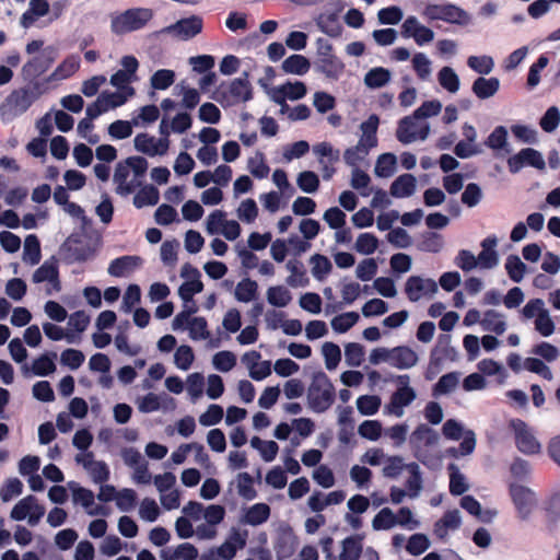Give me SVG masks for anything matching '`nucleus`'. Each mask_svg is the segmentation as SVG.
I'll return each mask as SVG.
<instances>
[{
	"mask_svg": "<svg viewBox=\"0 0 560 560\" xmlns=\"http://www.w3.org/2000/svg\"><path fill=\"white\" fill-rule=\"evenodd\" d=\"M257 290V282L250 278H245L235 288V299L244 303L250 302L256 298Z\"/></svg>",
	"mask_w": 560,
	"mask_h": 560,
	"instance_id": "nucleus-41",
	"label": "nucleus"
},
{
	"mask_svg": "<svg viewBox=\"0 0 560 560\" xmlns=\"http://www.w3.org/2000/svg\"><path fill=\"white\" fill-rule=\"evenodd\" d=\"M378 247V238L372 233H361L355 242L354 248L363 255L373 254Z\"/></svg>",
	"mask_w": 560,
	"mask_h": 560,
	"instance_id": "nucleus-53",
	"label": "nucleus"
},
{
	"mask_svg": "<svg viewBox=\"0 0 560 560\" xmlns=\"http://www.w3.org/2000/svg\"><path fill=\"white\" fill-rule=\"evenodd\" d=\"M42 258L40 243L35 234H30L24 241L23 259L31 265H36Z\"/></svg>",
	"mask_w": 560,
	"mask_h": 560,
	"instance_id": "nucleus-39",
	"label": "nucleus"
},
{
	"mask_svg": "<svg viewBox=\"0 0 560 560\" xmlns=\"http://www.w3.org/2000/svg\"><path fill=\"white\" fill-rule=\"evenodd\" d=\"M390 352V365L396 369L407 370L418 363V354L408 346L394 347Z\"/></svg>",
	"mask_w": 560,
	"mask_h": 560,
	"instance_id": "nucleus-20",
	"label": "nucleus"
},
{
	"mask_svg": "<svg viewBox=\"0 0 560 560\" xmlns=\"http://www.w3.org/2000/svg\"><path fill=\"white\" fill-rule=\"evenodd\" d=\"M380 118L377 115L372 114L369 118L360 125L362 136L360 142L365 144L368 148L373 149L377 145V128Z\"/></svg>",
	"mask_w": 560,
	"mask_h": 560,
	"instance_id": "nucleus-28",
	"label": "nucleus"
},
{
	"mask_svg": "<svg viewBox=\"0 0 560 560\" xmlns=\"http://www.w3.org/2000/svg\"><path fill=\"white\" fill-rule=\"evenodd\" d=\"M60 249L67 264L83 262L93 256V249L80 235L71 234Z\"/></svg>",
	"mask_w": 560,
	"mask_h": 560,
	"instance_id": "nucleus-13",
	"label": "nucleus"
},
{
	"mask_svg": "<svg viewBox=\"0 0 560 560\" xmlns=\"http://www.w3.org/2000/svg\"><path fill=\"white\" fill-rule=\"evenodd\" d=\"M45 514L43 505L38 504L36 497L30 494L21 499L11 510L10 516L14 521L28 517V524L35 526Z\"/></svg>",
	"mask_w": 560,
	"mask_h": 560,
	"instance_id": "nucleus-12",
	"label": "nucleus"
},
{
	"mask_svg": "<svg viewBox=\"0 0 560 560\" xmlns=\"http://www.w3.org/2000/svg\"><path fill=\"white\" fill-rule=\"evenodd\" d=\"M509 131L505 126H497L492 130V151L499 155V152L511 154L513 149L508 141Z\"/></svg>",
	"mask_w": 560,
	"mask_h": 560,
	"instance_id": "nucleus-35",
	"label": "nucleus"
},
{
	"mask_svg": "<svg viewBox=\"0 0 560 560\" xmlns=\"http://www.w3.org/2000/svg\"><path fill=\"white\" fill-rule=\"evenodd\" d=\"M416 392L412 387H398L393 393L387 409L396 417L404 415V408L409 406L416 399Z\"/></svg>",
	"mask_w": 560,
	"mask_h": 560,
	"instance_id": "nucleus-18",
	"label": "nucleus"
},
{
	"mask_svg": "<svg viewBox=\"0 0 560 560\" xmlns=\"http://www.w3.org/2000/svg\"><path fill=\"white\" fill-rule=\"evenodd\" d=\"M153 18L149 8H132L110 16V31L116 35H125L143 28Z\"/></svg>",
	"mask_w": 560,
	"mask_h": 560,
	"instance_id": "nucleus-3",
	"label": "nucleus"
},
{
	"mask_svg": "<svg viewBox=\"0 0 560 560\" xmlns=\"http://www.w3.org/2000/svg\"><path fill=\"white\" fill-rule=\"evenodd\" d=\"M457 357L455 348L451 346V335L441 334L430 354L429 370L439 371L444 360L454 361Z\"/></svg>",
	"mask_w": 560,
	"mask_h": 560,
	"instance_id": "nucleus-14",
	"label": "nucleus"
},
{
	"mask_svg": "<svg viewBox=\"0 0 560 560\" xmlns=\"http://www.w3.org/2000/svg\"><path fill=\"white\" fill-rule=\"evenodd\" d=\"M287 269L291 272L287 278V283L290 287H306L308 284L310 279L306 277V271L304 270L302 262L298 260H289Z\"/></svg>",
	"mask_w": 560,
	"mask_h": 560,
	"instance_id": "nucleus-33",
	"label": "nucleus"
},
{
	"mask_svg": "<svg viewBox=\"0 0 560 560\" xmlns=\"http://www.w3.org/2000/svg\"><path fill=\"white\" fill-rule=\"evenodd\" d=\"M370 150V148L359 141L357 145L346 149L343 160L349 166L357 167L358 163L369 154Z\"/></svg>",
	"mask_w": 560,
	"mask_h": 560,
	"instance_id": "nucleus-62",
	"label": "nucleus"
},
{
	"mask_svg": "<svg viewBox=\"0 0 560 560\" xmlns=\"http://www.w3.org/2000/svg\"><path fill=\"white\" fill-rule=\"evenodd\" d=\"M546 517L547 529L553 532L560 522V491L553 492L549 495L542 505Z\"/></svg>",
	"mask_w": 560,
	"mask_h": 560,
	"instance_id": "nucleus-23",
	"label": "nucleus"
},
{
	"mask_svg": "<svg viewBox=\"0 0 560 560\" xmlns=\"http://www.w3.org/2000/svg\"><path fill=\"white\" fill-rule=\"evenodd\" d=\"M381 407V398L375 395H362L357 399V408L363 416L375 415Z\"/></svg>",
	"mask_w": 560,
	"mask_h": 560,
	"instance_id": "nucleus-50",
	"label": "nucleus"
},
{
	"mask_svg": "<svg viewBox=\"0 0 560 560\" xmlns=\"http://www.w3.org/2000/svg\"><path fill=\"white\" fill-rule=\"evenodd\" d=\"M397 159L394 153H383L377 158L375 174L378 177H389L394 174Z\"/></svg>",
	"mask_w": 560,
	"mask_h": 560,
	"instance_id": "nucleus-46",
	"label": "nucleus"
},
{
	"mask_svg": "<svg viewBox=\"0 0 560 560\" xmlns=\"http://www.w3.org/2000/svg\"><path fill=\"white\" fill-rule=\"evenodd\" d=\"M270 516V506L266 503H256L252 505L244 517V522L252 526L265 523Z\"/></svg>",
	"mask_w": 560,
	"mask_h": 560,
	"instance_id": "nucleus-34",
	"label": "nucleus"
},
{
	"mask_svg": "<svg viewBox=\"0 0 560 560\" xmlns=\"http://www.w3.org/2000/svg\"><path fill=\"white\" fill-rule=\"evenodd\" d=\"M254 479L248 472H240L237 476V492L245 500H254L257 492L253 487Z\"/></svg>",
	"mask_w": 560,
	"mask_h": 560,
	"instance_id": "nucleus-58",
	"label": "nucleus"
},
{
	"mask_svg": "<svg viewBox=\"0 0 560 560\" xmlns=\"http://www.w3.org/2000/svg\"><path fill=\"white\" fill-rule=\"evenodd\" d=\"M447 471L450 474V492L453 495H462L468 489V486L465 481V477L459 472L458 467L451 463L447 466Z\"/></svg>",
	"mask_w": 560,
	"mask_h": 560,
	"instance_id": "nucleus-43",
	"label": "nucleus"
},
{
	"mask_svg": "<svg viewBox=\"0 0 560 560\" xmlns=\"http://www.w3.org/2000/svg\"><path fill=\"white\" fill-rule=\"evenodd\" d=\"M317 24L320 31L330 37L341 35L342 26L335 14L320 15Z\"/></svg>",
	"mask_w": 560,
	"mask_h": 560,
	"instance_id": "nucleus-49",
	"label": "nucleus"
},
{
	"mask_svg": "<svg viewBox=\"0 0 560 560\" xmlns=\"http://www.w3.org/2000/svg\"><path fill=\"white\" fill-rule=\"evenodd\" d=\"M212 363L220 372H229L236 365V355L228 350L217 352L213 355Z\"/></svg>",
	"mask_w": 560,
	"mask_h": 560,
	"instance_id": "nucleus-61",
	"label": "nucleus"
},
{
	"mask_svg": "<svg viewBox=\"0 0 560 560\" xmlns=\"http://www.w3.org/2000/svg\"><path fill=\"white\" fill-rule=\"evenodd\" d=\"M203 21L198 15H191L189 18L180 19L171 30L175 32L182 39H190L201 33Z\"/></svg>",
	"mask_w": 560,
	"mask_h": 560,
	"instance_id": "nucleus-19",
	"label": "nucleus"
},
{
	"mask_svg": "<svg viewBox=\"0 0 560 560\" xmlns=\"http://www.w3.org/2000/svg\"><path fill=\"white\" fill-rule=\"evenodd\" d=\"M364 347L358 342H350L345 347L346 362L349 366H360L364 361Z\"/></svg>",
	"mask_w": 560,
	"mask_h": 560,
	"instance_id": "nucleus-55",
	"label": "nucleus"
},
{
	"mask_svg": "<svg viewBox=\"0 0 560 560\" xmlns=\"http://www.w3.org/2000/svg\"><path fill=\"white\" fill-rule=\"evenodd\" d=\"M410 476L406 481V488L408 489V495L416 498L422 488V477L418 464L411 463L408 466Z\"/></svg>",
	"mask_w": 560,
	"mask_h": 560,
	"instance_id": "nucleus-51",
	"label": "nucleus"
},
{
	"mask_svg": "<svg viewBox=\"0 0 560 560\" xmlns=\"http://www.w3.org/2000/svg\"><path fill=\"white\" fill-rule=\"evenodd\" d=\"M57 50L52 46L44 48L38 55L31 58L21 70V75L24 81L30 84L39 82L37 79L44 74L55 62Z\"/></svg>",
	"mask_w": 560,
	"mask_h": 560,
	"instance_id": "nucleus-6",
	"label": "nucleus"
},
{
	"mask_svg": "<svg viewBox=\"0 0 560 560\" xmlns=\"http://www.w3.org/2000/svg\"><path fill=\"white\" fill-rule=\"evenodd\" d=\"M203 290V283L199 278H194L190 281L184 282L178 289V295L184 302H192L194 295Z\"/></svg>",
	"mask_w": 560,
	"mask_h": 560,
	"instance_id": "nucleus-63",
	"label": "nucleus"
},
{
	"mask_svg": "<svg viewBox=\"0 0 560 560\" xmlns=\"http://www.w3.org/2000/svg\"><path fill=\"white\" fill-rule=\"evenodd\" d=\"M310 261L312 264V275L318 281H323L332 269L330 260L322 254H314Z\"/></svg>",
	"mask_w": 560,
	"mask_h": 560,
	"instance_id": "nucleus-45",
	"label": "nucleus"
},
{
	"mask_svg": "<svg viewBox=\"0 0 560 560\" xmlns=\"http://www.w3.org/2000/svg\"><path fill=\"white\" fill-rule=\"evenodd\" d=\"M141 264L139 256H121L110 261L108 273L113 277L120 278L132 271Z\"/></svg>",
	"mask_w": 560,
	"mask_h": 560,
	"instance_id": "nucleus-27",
	"label": "nucleus"
},
{
	"mask_svg": "<svg viewBox=\"0 0 560 560\" xmlns=\"http://www.w3.org/2000/svg\"><path fill=\"white\" fill-rule=\"evenodd\" d=\"M390 80L389 70L383 67H376L366 72L364 83L370 89H380L386 85Z\"/></svg>",
	"mask_w": 560,
	"mask_h": 560,
	"instance_id": "nucleus-37",
	"label": "nucleus"
},
{
	"mask_svg": "<svg viewBox=\"0 0 560 560\" xmlns=\"http://www.w3.org/2000/svg\"><path fill=\"white\" fill-rule=\"evenodd\" d=\"M133 141L136 150L149 156L164 155L170 145L167 138L156 140L153 136L144 132L137 135Z\"/></svg>",
	"mask_w": 560,
	"mask_h": 560,
	"instance_id": "nucleus-16",
	"label": "nucleus"
},
{
	"mask_svg": "<svg viewBox=\"0 0 560 560\" xmlns=\"http://www.w3.org/2000/svg\"><path fill=\"white\" fill-rule=\"evenodd\" d=\"M509 428L514 434L515 446L521 453L525 455H537L540 453L541 444L524 420L513 418L509 422Z\"/></svg>",
	"mask_w": 560,
	"mask_h": 560,
	"instance_id": "nucleus-5",
	"label": "nucleus"
},
{
	"mask_svg": "<svg viewBox=\"0 0 560 560\" xmlns=\"http://www.w3.org/2000/svg\"><path fill=\"white\" fill-rule=\"evenodd\" d=\"M311 68L310 60L303 55H291L282 62V70L285 73L303 75Z\"/></svg>",
	"mask_w": 560,
	"mask_h": 560,
	"instance_id": "nucleus-31",
	"label": "nucleus"
},
{
	"mask_svg": "<svg viewBox=\"0 0 560 560\" xmlns=\"http://www.w3.org/2000/svg\"><path fill=\"white\" fill-rule=\"evenodd\" d=\"M532 353L541 358L542 361L553 362L559 358L560 350L548 341H540L533 347Z\"/></svg>",
	"mask_w": 560,
	"mask_h": 560,
	"instance_id": "nucleus-56",
	"label": "nucleus"
},
{
	"mask_svg": "<svg viewBox=\"0 0 560 560\" xmlns=\"http://www.w3.org/2000/svg\"><path fill=\"white\" fill-rule=\"evenodd\" d=\"M506 163L511 174H517L526 166L538 171H545L546 168L541 152L530 147L523 148L517 153L510 155Z\"/></svg>",
	"mask_w": 560,
	"mask_h": 560,
	"instance_id": "nucleus-10",
	"label": "nucleus"
},
{
	"mask_svg": "<svg viewBox=\"0 0 560 560\" xmlns=\"http://www.w3.org/2000/svg\"><path fill=\"white\" fill-rule=\"evenodd\" d=\"M292 300L291 292L283 285L270 287L267 290V301L276 307H284Z\"/></svg>",
	"mask_w": 560,
	"mask_h": 560,
	"instance_id": "nucleus-42",
	"label": "nucleus"
},
{
	"mask_svg": "<svg viewBox=\"0 0 560 560\" xmlns=\"http://www.w3.org/2000/svg\"><path fill=\"white\" fill-rule=\"evenodd\" d=\"M460 526V516L458 510H451L444 513L434 524V534L439 538H444L448 529H457Z\"/></svg>",
	"mask_w": 560,
	"mask_h": 560,
	"instance_id": "nucleus-29",
	"label": "nucleus"
},
{
	"mask_svg": "<svg viewBox=\"0 0 560 560\" xmlns=\"http://www.w3.org/2000/svg\"><path fill=\"white\" fill-rule=\"evenodd\" d=\"M55 358L56 353L54 352L50 354L44 353L33 361L31 370L26 364L23 365V373L28 375V373L32 372L37 376H47L56 371Z\"/></svg>",
	"mask_w": 560,
	"mask_h": 560,
	"instance_id": "nucleus-25",
	"label": "nucleus"
},
{
	"mask_svg": "<svg viewBox=\"0 0 560 560\" xmlns=\"http://www.w3.org/2000/svg\"><path fill=\"white\" fill-rule=\"evenodd\" d=\"M509 494L522 521H527L537 504V495L534 490L517 482H509Z\"/></svg>",
	"mask_w": 560,
	"mask_h": 560,
	"instance_id": "nucleus-8",
	"label": "nucleus"
},
{
	"mask_svg": "<svg viewBox=\"0 0 560 560\" xmlns=\"http://www.w3.org/2000/svg\"><path fill=\"white\" fill-rule=\"evenodd\" d=\"M439 83L450 93H455L459 89L458 75L451 67H443L438 74Z\"/></svg>",
	"mask_w": 560,
	"mask_h": 560,
	"instance_id": "nucleus-48",
	"label": "nucleus"
},
{
	"mask_svg": "<svg viewBox=\"0 0 560 560\" xmlns=\"http://www.w3.org/2000/svg\"><path fill=\"white\" fill-rule=\"evenodd\" d=\"M417 180L412 174L399 175L390 185L389 192L395 198H406L416 191Z\"/></svg>",
	"mask_w": 560,
	"mask_h": 560,
	"instance_id": "nucleus-24",
	"label": "nucleus"
},
{
	"mask_svg": "<svg viewBox=\"0 0 560 560\" xmlns=\"http://www.w3.org/2000/svg\"><path fill=\"white\" fill-rule=\"evenodd\" d=\"M418 119L419 118H416L415 114H412L411 116H406L399 120L396 130V137L399 142L408 144L418 139L425 140L428 138L430 132L429 124L423 122L418 125Z\"/></svg>",
	"mask_w": 560,
	"mask_h": 560,
	"instance_id": "nucleus-11",
	"label": "nucleus"
},
{
	"mask_svg": "<svg viewBox=\"0 0 560 560\" xmlns=\"http://www.w3.org/2000/svg\"><path fill=\"white\" fill-rule=\"evenodd\" d=\"M510 129L514 138L522 143L533 145L539 141L537 130L528 125L514 124Z\"/></svg>",
	"mask_w": 560,
	"mask_h": 560,
	"instance_id": "nucleus-38",
	"label": "nucleus"
},
{
	"mask_svg": "<svg viewBox=\"0 0 560 560\" xmlns=\"http://www.w3.org/2000/svg\"><path fill=\"white\" fill-rule=\"evenodd\" d=\"M482 250L480 252L478 259L466 249L459 250L456 257V265L464 271H469L474 269L478 261L481 267L490 268V236L486 237L481 242Z\"/></svg>",
	"mask_w": 560,
	"mask_h": 560,
	"instance_id": "nucleus-15",
	"label": "nucleus"
},
{
	"mask_svg": "<svg viewBox=\"0 0 560 560\" xmlns=\"http://www.w3.org/2000/svg\"><path fill=\"white\" fill-rule=\"evenodd\" d=\"M422 14L431 21L441 20L451 24L459 25L468 22L467 12L453 3H428L423 9Z\"/></svg>",
	"mask_w": 560,
	"mask_h": 560,
	"instance_id": "nucleus-9",
	"label": "nucleus"
},
{
	"mask_svg": "<svg viewBox=\"0 0 560 560\" xmlns=\"http://www.w3.org/2000/svg\"><path fill=\"white\" fill-rule=\"evenodd\" d=\"M395 525L396 515L389 508L382 509L372 521V527L375 530L390 529Z\"/></svg>",
	"mask_w": 560,
	"mask_h": 560,
	"instance_id": "nucleus-54",
	"label": "nucleus"
},
{
	"mask_svg": "<svg viewBox=\"0 0 560 560\" xmlns=\"http://www.w3.org/2000/svg\"><path fill=\"white\" fill-rule=\"evenodd\" d=\"M524 369L528 372L538 374L547 381H551L553 377L549 366L539 358H526L524 360Z\"/></svg>",
	"mask_w": 560,
	"mask_h": 560,
	"instance_id": "nucleus-57",
	"label": "nucleus"
},
{
	"mask_svg": "<svg viewBox=\"0 0 560 560\" xmlns=\"http://www.w3.org/2000/svg\"><path fill=\"white\" fill-rule=\"evenodd\" d=\"M362 553V544L359 536H350L343 539L339 560H359Z\"/></svg>",
	"mask_w": 560,
	"mask_h": 560,
	"instance_id": "nucleus-36",
	"label": "nucleus"
},
{
	"mask_svg": "<svg viewBox=\"0 0 560 560\" xmlns=\"http://www.w3.org/2000/svg\"><path fill=\"white\" fill-rule=\"evenodd\" d=\"M325 365L328 370H335L341 360V350L338 345L327 341L322 347Z\"/></svg>",
	"mask_w": 560,
	"mask_h": 560,
	"instance_id": "nucleus-52",
	"label": "nucleus"
},
{
	"mask_svg": "<svg viewBox=\"0 0 560 560\" xmlns=\"http://www.w3.org/2000/svg\"><path fill=\"white\" fill-rule=\"evenodd\" d=\"M310 408L317 413L328 410L335 401V387L328 376L323 372L313 375L307 392Z\"/></svg>",
	"mask_w": 560,
	"mask_h": 560,
	"instance_id": "nucleus-2",
	"label": "nucleus"
},
{
	"mask_svg": "<svg viewBox=\"0 0 560 560\" xmlns=\"http://www.w3.org/2000/svg\"><path fill=\"white\" fill-rule=\"evenodd\" d=\"M316 70L324 73L327 78L336 79L342 72L345 66L334 54L332 45L324 39H317V60Z\"/></svg>",
	"mask_w": 560,
	"mask_h": 560,
	"instance_id": "nucleus-7",
	"label": "nucleus"
},
{
	"mask_svg": "<svg viewBox=\"0 0 560 560\" xmlns=\"http://www.w3.org/2000/svg\"><path fill=\"white\" fill-rule=\"evenodd\" d=\"M44 82H33L24 88L13 90L5 98L1 109H8L13 116L24 114L32 104L46 91Z\"/></svg>",
	"mask_w": 560,
	"mask_h": 560,
	"instance_id": "nucleus-4",
	"label": "nucleus"
},
{
	"mask_svg": "<svg viewBox=\"0 0 560 560\" xmlns=\"http://www.w3.org/2000/svg\"><path fill=\"white\" fill-rule=\"evenodd\" d=\"M254 96L253 86L249 82V73L243 72L242 77L235 78L228 85L221 84L214 100L223 107L234 106L250 101Z\"/></svg>",
	"mask_w": 560,
	"mask_h": 560,
	"instance_id": "nucleus-1",
	"label": "nucleus"
},
{
	"mask_svg": "<svg viewBox=\"0 0 560 560\" xmlns=\"http://www.w3.org/2000/svg\"><path fill=\"white\" fill-rule=\"evenodd\" d=\"M560 125V109L558 106L552 105L539 118V127L547 133L557 130Z\"/></svg>",
	"mask_w": 560,
	"mask_h": 560,
	"instance_id": "nucleus-44",
	"label": "nucleus"
},
{
	"mask_svg": "<svg viewBox=\"0 0 560 560\" xmlns=\"http://www.w3.org/2000/svg\"><path fill=\"white\" fill-rule=\"evenodd\" d=\"M532 465L528 460L516 456L509 467L511 477L510 482H517L520 485L528 483L532 481Z\"/></svg>",
	"mask_w": 560,
	"mask_h": 560,
	"instance_id": "nucleus-26",
	"label": "nucleus"
},
{
	"mask_svg": "<svg viewBox=\"0 0 560 560\" xmlns=\"http://www.w3.org/2000/svg\"><path fill=\"white\" fill-rule=\"evenodd\" d=\"M160 200L159 189L153 185H144L133 197V206L141 209L145 206H155Z\"/></svg>",
	"mask_w": 560,
	"mask_h": 560,
	"instance_id": "nucleus-30",
	"label": "nucleus"
},
{
	"mask_svg": "<svg viewBox=\"0 0 560 560\" xmlns=\"http://www.w3.org/2000/svg\"><path fill=\"white\" fill-rule=\"evenodd\" d=\"M130 167L127 161H120L117 163L115 173H114V182L116 184V192L120 196H127L131 194L140 183L135 184L133 182H127L129 176Z\"/></svg>",
	"mask_w": 560,
	"mask_h": 560,
	"instance_id": "nucleus-22",
	"label": "nucleus"
},
{
	"mask_svg": "<svg viewBox=\"0 0 560 560\" xmlns=\"http://www.w3.org/2000/svg\"><path fill=\"white\" fill-rule=\"evenodd\" d=\"M194 359L191 347L186 345L179 346L174 354L175 365L183 371H187L191 366Z\"/></svg>",
	"mask_w": 560,
	"mask_h": 560,
	"instance_id": "nucleus-64",
	"label": "nucleus"
},
{
	"mask_svg": "<svg viewBox=\"0 0 560 560\" xmlns=\"http://www.w3.org/2000/svg\"><path fill=\"white\" fill-rule=\"evenodd\" d=\"M296 184L302 191L313 194L319 187V178L314 172L304 171L299 174Z\"/></svg>",
	"mask_w": 560,
	"mask_h": 560,
	"instance_id": "nucleus-60",
	"label": "nucleus"
},
{
	"mask_svg": "<svg viewBox=\"0 0 560 560\" xmlns=\"http://www.w3.org/2000/svg\"><path fill=\"white\" fill-rule=\"evenodd\" d=\"M175 81V73L173 70L160 69L151 77V86L155 90H166Z\"/></svg>",
	"mask_w": 560,
	"mask_h": 560,
	"instance_id": "nucleus-59",
	"label": "nucleus"
},
{
	"mask_svg": "<svg viewBox=\"0 0 560 560\" xmlns=\"http://www.w3.org/2000/svg\"><path fill=\"white\" fill-rule=\"evenodd\" d=\"M504 267L509 278L515 283L522 282L527 271V266L515 254H511L506 257Z\"/></svg>",
	"mask_w": 560,
	"mask_h": 560,
	"instance_id": "nucleus-32",
	"label": "nucleus"
},
{
	"mask_svg": "<svg viewBox=\"0 0 560 560\" xmlns=\"http://www.w3.org/2000/svg\"><path fill=\"white\" fill-rule=\"evenodd\" d=\"M359 314L357 312H347L340 315H337L331 320V327L336 332H347L350 328H352L359 320Z\"/></svg>",
	"mask_w": 560,
	"mask_h": 560,
	"instance_id": "nucleus-47",
	"label": "nucleus"
},
{
	"mask_svg": "<svg viewBox=\"0 0 560 560\" xmlns=\"http://www.w3.org/2000/svg\"><path fill=\"white\" fill-rule=\"evenodd\" d=\"M80 68V58L75 55L68 56L47 78L44 84L61 81L73 75Z\"/></svg>",
	"mask_w": 560,
	"mask_h": 560,
	"instance_id": "nucleus-21",
	"label": "nucleus"
},
{
	"mask_svg": "<svg viewBox=\"0 0 560 560\" xmlns=\"http://www.w3.org/2000/svg\"><path fill=\"white\" fill-rule=\"evenodd\" d=\"M476 447V439L472 431H467L464 434V439L458 447H448L445 454L452 458H459L460 456H467L474 452Z\"/></svg>",
	"mask_w": 560,
	"mask_h": 560,
	"instance_id": "nucleus-40",
	"label": "nucleus"
},
{
	"mask_svg": "<svg viewBox=\"0 0 560 560\" xmlns=\"http://www.w3.org/2000/svg\"><path fill=\"white\" fill-rule=\"evenodd\" d=\"M438 284L433 279H423L419 276H411L405 284V292L411 302H417L422 294H434Z\"/></svg>",
	"mask_w": 560,
	"mask_h": 560,
	"instance_id": "nucleus-17",
	"label": "nucleus"
}]
</instances>
